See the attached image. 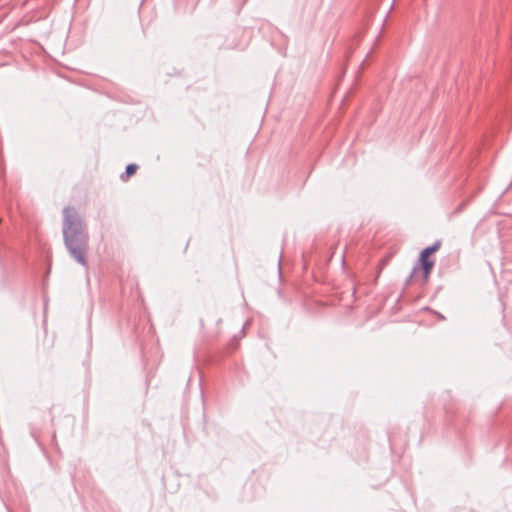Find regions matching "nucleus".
<instances>
[{
  "label": "nucleus",
  "mask_w": 512,
  "mask_h": 512,
  "mask_svg": "<svg viewBox=\"0 0 512 512\" xmlns=\"http://www.w3.org/2000/svg\"><path fill=\"white\" fill-rule=\"evenodd\" d=\"M63 216L64 243L71 256L81 265H85L88 235L84 230L83 221L73 207L64 208Z\"/></svg>",
  "instance_id": "f257e3e1"
},
{
  "label": "nucleus",
  "mask_w": 512,
  "mask_h": 512,
  "mask_svg": "<svg viewBox=\"0 0 512 512\" xmlns=\"http://www.w3.org/2000/svg\"><path fill=\"white\" fill-rule=\"evenodd\" d=\"M420 262H421V265H422V268H423V272H424V277L425 278H428L433 266H434V262L429 260L428 257H425V258H422V256L420 255Z\"/></svg>",
  "instance_id": "f03ea898"
},
{
  "label": "nucleus",
  "mask_w": 512,
  "mask_h": 512,
  "mask_svg": "<svg viewBox=\"0 0 512 512\" xmlns=\"http://www.w3.org/2000/svg\"><path fill=\"white\" fill-rule=\"evenodd\" d=\"M440 248V242L434 243L432 246H429L422 250L421 256L422 258L429 257L430 254L436 252Z\"/></svg>",
  "instance_id": "7ed1b4c3"
},
{
  "label": "nucleus",
  "mask_w": 512,
  "mask_h": 512,
  "mask_svg": "<svg viewBox=\"0 0 512 512\" xmlns=\"http://www.w3.org/2000/svg\"><path fill=\"white\" fill-rule=\"evenodd\" d=\"M138 166L136 164H129L127 167H126V174L127 176H130L132 174H134L137 170Z\"/></svg>",
  "instance_id": "20e7f679"
}]
</instances>
